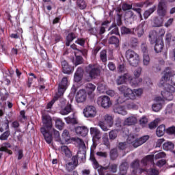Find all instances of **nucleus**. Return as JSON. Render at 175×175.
Listing matches in <instances>:
<instances>
[{"instance_id": "nucleus-1", "label": "nucleus", "mask_w": 175, "mask_h": 175, "mask_svg": "<svg viewBox=\"0 0 175 175\" xmlns=\"http://www.w3.org/2000/svg\"><path fill=\"white\" fill-rule=\"evenodd\" d=\"M42 127L40 132L44 136V139L47 144H51L53 142V136L51 135V130L53 129V118L50 115H43L42 116Z\"/></svg>"}, {"instance_id": "nucleus-2", "label": "nucleus", "mask_w": 175, "mask_h": 175, "mask_svg": "<svg viewBox=\"0 0 175 175\" xmlns=\"http://www.w3.org/2000/svg\"><path fill=\"white\" fill-rule=\"evenodd\" d=\"M69 85V82L68 81V78L66 77H64L62 79L61 82L58 85V90L57 93L54 96L53 98L47 104V109H51L53 107V105L55 102H57V99H59L61 96L65 94V92L66 90H68V87Z\"/></svg>"}, {"instance_id": "nucleus-3", "label": "nucleus", "mask_w": 175, "mask_h": 175, "mask_svg": "<svg viewBox=\"0 0 175 175\" xmlns=\"http://www.w3.org/2000/svg\"><path fill=\"white\" fill-rule=\"evenodd\" d=\"M118 90L120 92H122L126 98H129V99H131L132 100H135L136 96H140L142 94H143V90L142 88L132 90V89L125 85L118 87Z\"/></svg>"}, {"instance_id": "nucleus-4", "label": "nucleus", "mask_w": 175, "mask_h": 175, "mask_svg": "<svg viewBox=\"0 0 175 175\" xmlns=\"http://www.w3.org/2000/svg\"><path fill=\"white\" fill-rule=\"evenodd\" d=\"M149 42L150 44H154V51L156 53H161L163 49V40L158 38L157 31L150 32Z\"/></svg>"}, {"instance_id": "nucleus-5", "label": "nucleus", "mask_w": 175, "mask_h": 175, "mask_svg": "<svg viewBox=\"0 0 175 175\" xmlns=\"http://www.w3.org/2000/svg\"><path fill=\"white\" fill-rule=\"evenodd\" d=\"M159 87L163 88V90L161 91L163 99L169 101L173 100V92H175L174 86L164 82L162 86Z\"/></svg>"}, {"instance_id": "nucleus-6", "label": "nucleus", "mask_w": 175, "mask_h": 175, "mask_svg": "<svg viewBox=\"0 0 175 175\" xmlns=\"http://www.w3.org/2000/svg\"><path fill=\"white\" fill-rule=\"evenodd\" d=\"M125 55L131 66H137V65H139L140 58L139 57V55L136 53L135 51L129 49L126 51Z\"/></svg>"}, {"instance_id": "nucleus-7", "label": "nucleus", "mask_w": 175, "mask_h": 175, "mask_svg": "<svg viewBox=\"0 0 175 175\" xmlns=\"http://www.w3.org/2000/svg\"><path fill=\"white\" fill-rule=\"evenodd\" d=\"M148 139H150V136L148 135H144L139 139L135 138V136L133 135H130L127 138V143H129V144H132L135 148H137V147H139V146L144 144V143H146Z\"/></svg>"}, {"instance_id": "nucleus-8", "label": "nucleus", "mask_w": 175, "mask_h": 175, "mask_svg": "<svg viewBox=\"0 0 175 175\" xmlns=\"http://www.w3.org/2000/svg\"><path fill=\"white\" fill-rule=\"evenodd\" d=\"M86 74L89 76L90 79H96L100 76V68L95 66V64H89L85 68Z\"/></svg>"}, {"instance_id": "nucleus-9", "label": "nucleus", "mask_w": 175, "mask_h": 175, "mask_svg": "<svg viewBox=\"0 0 175 175\" xmlns=\"http://www.w3.org/2000/svg\"><path fill=\"white\" fill-rule=\"evenodd\" d=\"M165 83V84L172 85V87L173 85H175V74L172 75L170 72L164 73V75L161 77V79L159 83V87H162Z\"/></svg>"}, {"instance_id": "nucleus-10", "label": "nucleus", "mask_w": 175, "mask_h": 175, "mask_svg": "<svg viewBox=\"0 0 175 175\" xmlns=\"http://www.w3.org/2000/svg\"><path fill=\"white\" fill-rule=\"evenodd\" d=\"M90 135L92 137V142L93 144L92 146L96 148L98 146V144L96 143V140H99L100 137H102V134L100 133V131L99 129H98L96 127H91L90 128Z\"/></svg>"}, {"instance_id": "nucleus-11", "label": "nucleus", "mask_w": 175, "mask_h": 175, "mask_svg": "<svg viewBox=\"0 0 175 175\" xmlns=\"http://www.w3.org/2000/svg\"><path fill=\"white\" fill-rule=\"evenodd\" d=\"M71 161V162H68L67 164H66V170L68 172H73V170L76 169V167L79 166V156H72Z\"/></svg>"}, {"instance_id": "nucleus-12", "label": "nucleus", "mask_w": 175, "mask_h": 175, "mask_svg": "<svg viewBox=\"0 0 175 175\" xmlns=\"http://www.w3.org/2000/svg\"><path fill=\"white\" fill-rule=\"evenodd\" d=\"M98 105H100L101 107L104 109H107L110 107L111 105V101H110V98L107 96H101L98 97L97 100Z\"/></svg>"}, {"instance_id": "nucleus-13", "label": "nucleus", "mask_w": 175, "mask_h": 175, "mask_svg": "<svg viewBox=\"0 0 175 175\" xmlns=\"http://www.w3.org/2000/svg\"><path fill=\"white\" fill-rule=\"evenodd\" d=\"M154 104L152 105V109L153 111H155L156 113H158L159 110L162 109V105L164 103L163 98L161 96H157L154 99Z\"/></svg>"}, {"instance_id": "nucleus-14", "label": "nucleus", "mask_w": 175, "mask_h": 175, "mask_svg": "<svg viewBox=\"0 0 175 175\" xmlns=\"http://www.w3.org/2000/svg\"><path fill=\"white\" fill-rule=\"evenodd\" d=\"M83 114L87 118H92L96 116V109L92 105H89L83 109Z\"/></svg>"}, {"instance_id": "nucleus-15", "label": "nucleus", "mask_w": 175, "mask_h": 175, "mask_svg": "<svg viewBox=\"0 0 175 175\" xmlns=\"http://www.w3.org/2000/svg\"><path fill=\"white\" fill-rule=\"evenodd\" d=\"M157 14L159 17H165L166 16V3L161 0L158 5Z\"/></svg>"}, {"instance_id": "nucleus-16", "label": "nucleus", "mask_w": 175, "mask_h": 175, "mask_svg": "<svg viewBox=\"0 0 175 175\" xmlns=\"http://www.w3.org/2000/svg\"><path fill=\"white\" fill-rule=\"evenodd\" d=\"M76 102L77 103H83L85 102V100L87 99V92H85V90H80L79 92H77L76 97Z\"/></svg>"}, {"instance_id": "nucleus-17", "label": "nucleus", "mask_w": 175, "mask_h": 175, "mask_svg": "<svg viewBox=\"0 0 175 175\" xmlns=\"http://www.w3.org/2000/svg\"><path fill=\"white\" fill-rule=\"evenodd\" d=\"M75 133L78 136L85 137L88 135V128L85 126H77L75 127Z\"/></svg>"}, {"instance_id": "nucleus-18", "label": "nucleus", "mask_w": 175, "mask_h": 175, "mask_svg": "<svg viewBox=\"0 0 175 175\" xmlns=\"http://www.w3.org/2000/svg\"><path fill=\"white\" fill-rule=\"evenodd\" d=\"M62 72L64 75H71L73 73V66L69 65L66 60L62 62Z\"/></svg>"}, {"instance_id": "nucleus-19", "label": "nucleus", "mask_w": 175, "mask_h": 175, "mask_svg": "<svg viewBox=\"0 0 175 175\" xmlns=\"http://www.w3.org/2000/svg\"><path fill=\"white\" fill-rule=\"evenodd\" d=\"M91 35H103L105 32H106L105 27H91L88 29Z\"/></svg>"}, {"instance_id": "nucleus-20", "label": "nucleus", "mask_w": 175, "mask_h": 175, "mask_svg": "<svg viewBox=\"0 0 175 175\" xmlns=\"http://www.w3.org/2000/svg\"><path fill=\"white\" fill-rule=\"evenodd\" d=\"M83 75L84 70H83L81 67H79L74 75V81L75 83H80L83 79Z\"/></svg>"}, {"instance_id": "nucleus-21", "label": "nucleus", "mask_w": 175, "mask_h": 175, "mask_svg": "<svg viewBox=\"0 0 175 175\" xmlns=\"http://www.w3.org/2000/svg\"><path fill=\"white\" fill-rule=\"evenodd\" d=\"M137 122V118L136 116L132 115L124 120V124L127 125V126H132V125H135Z\"/></svg>"}, {"instance_id": "nucleus-22", "label": "nucleus", "mask_w": 175, "mask_h": 175, "mask_svg": "<svg viewBox=\"0 0 175 175\" xmlns=\"http://www.w3.org/2000/svg\"><path fill=\"white\" fill-rule=\"evenodd\" d=\"M129 80L130 81V85L133 88H136V87H139L140 85V83L142 81H143V79L141 78H132L131 76L129 75Z\"/></svg>"}, {"instance_id": "nucleus-23", "label": "nucleus", "mask_w": 175, "mask_h": 175, "mask_svg": "<svg viewBox=\"0 0 175 175\" xmlns=\"http://www.w3.org/2000/svg\"><path fill=\"white\" fill-rule=\"evenodd\" d=\"M113 111L117 114H120V116H126L128 114V112L125 110V107L117 105L113 106Z\"/></svg>"}, {"instance_id": "nucleus-24", "label": "nucleus", "mask_w": 175, "mask_h": 175, "mask_svg": "<svg viewBox=\"0 0 175 175\" xmlns=\"http://www.w3.org/2000/svg\"><path fill=\"white\" fill-rule=\"evenodd\" d=\"M72 111H73V108L72 107V105L68 103L63 109H62L60 113L62 116H68V114L72 113Z\"/></svg>"}, {"instance_id": "nucleus-25", "label": "nucleus", "mask_w": 175, "mask_h": 175, "mask_svg": "<svg viewBox=\"0 0 175 175\" xmlns=\"http://www.w3.org/2000/svg\"><path fill=\"white\" fill-rule=\"evenodd\" d=\"M108 43L109 44H113L116 49L118 47H120V39L116 37V36H111L108 39Z\"/></svg>"}, {"instance_id": "nucleus-26", "label": "nucleus", "mask_w": 175, "mask_h": 175, "mask_svg": "<svg viewBox=\"0 0 175 175\" xmlns=\"http://www.w3.org/2000/svg\"><path fill=\"white\" fill-rule=\"evenodd\" d=\"M62 151L65 154L64 160L69 159V158H72V151L69 149V148L66 146H63L61 147Z\"/></svg>"}, {"instance_id": "nucleus-27", "label": "nucleus", "mask_w": 175, "mask_h": 175, "mask_svg": "<svg viewBox=\"0 0 175 175\" xmlns=\"http://www.w3.org/2000/svg\"><path fill=\"white\" fill-rule=\"evenodd\" d=\"M119 175H125L128 170V162L123 161L119 167Z\"/></svg>"}, {"instance_id": "nucleus-28", "label": "nucleus", "mask_w": 175, "mask_h": 175, "mask_svg": "<svg viewBox=\"0 0 175 175\" xmlns=\"http://www.w3.org/2000/svg\"><path fill=\"white\" fill-rule=\"evenodd\" d=\"M108 31H111L108 35H118L120 36V31L118 30V27L116 23H113L108 29Z\"/></svg>"}, {"instance_id": "nucleus-29", "label": "nucleus", "mask_w": 175, "mask_h": 175, "mask_svg": "<svg viewBox=\"0 0 175 175\" xmlns=\"http://www.w3.org/2000/svg\"><path fill=\"white\" fill-rule=\"evenodd\" d=\"M129 80V75L124 74V75L120 76L116 80V83L118 85H121L126 83V81Z\"/></svg>"}, {"instance_id": "nucleus-30", "label": "nucleus", "mask_w": 175, "mask_h": 175, "mask_svg": "<svg viewBox=\"0 0 175 175\" xmlns=\"http://www.w3.org/2000/svg\"><path fill=\"white\" fill-rule=\"evenodd\" d=\"M156 9H157V5H153L152 8H149L148 10H145L143 14L144 20H147V18H148V17H150V16H151L152 13H154V12H155Z\"/></svg>"}, {"instance_id": "nucleus-31", "label": "nucleus", "mask_w": 175, "mask_h": 175, "mask_svg": "<svg viewBox=\"0 0 175 175\" xmlns=\"http://www.w3.org/2000/svg\"><path fill=\"white\" fill-rule=\"evenodd\" d=\"M163 149L165 151H173L174 150V144L172 142H167L163 144Z\"/></svg>"}, {"instance_id": "nucleus-32", "label": "nucleus", "mask_w": 175, "mask_h": 175, "mask_svg": "<svg viewBox=\"0 0 175 175\" xmlns=\"http://www.w3.org/2000/svg\"><path fill=\"white\" fill-rule=\"evenodd\" d=\"M75 39H76V34H75V33L71 32L68 33L66 36V46H67V47H69V46H70V42H73Z\"/></svg>"}, {"instance_id": "nucleus-33", "label": "nucleus", "mask_w": 175, "mask_h": 175, "mask_svg": "<svg viewBox=\"0 0 175 175\" xmlns=\"http://www.w3.org/2000/svg\"><path fill=\"white\" fill-rule=\"evenodd\" d=\"M165 131H166V129H165L164 124H161V125L159 126L156 130L157 136H158L159 137L163 136V135H165Z\"/></svg>"}, {"instance_id": "nucleus-34", "label": "nucleus", "mask_w": 175, "mask_h": 175, "mask_svg": "<svg viewBox=\"0 0 175 175\" xmlns=\"http://www.w3.org/2000/svg\"><path fill=\"white\" fill-rule=\"evenodd\" d=\"M90 160L92 162L94 169H99V163L96 161L95 155L92 153V150L90 151Z\"/></svg>"}, {"instance_id": "nucleus-35", "label": "nucleus", "mask_w": 175, "mask_h": 175, "mask_svg": "<svg viewBox=\"0 0 175 175\" xmlns=\"http://www.w3.org/2000/svg\"><path fill=\"white\" fill-rule=\"evenodd\" d=\"M64 120L67 124H72L73 125L77 124V120L75 118V113L72 116L65 118Z\"/></svg>"}, {"instance_id": "nucleus-36", "label": "nucleus", "mask_w": 175, "mask_h": 175, "mask_svg": "<svg viewBox=\"0 0 175 175\" xmlns=\"http://www.w3.org/2000/svg\"><path fill=\"white\" fill-rule=\"evenodd\" d=\"M109 157L112 161H116L118 157V152L117 148H112L109 152Z\"/></svg>"}, {"instance_id": "nucleus-37", "label": "nucleus", "mask_w": 175, "mask_h": 175, "mask_svg": "<svg viewBox=\"0 0 175 175\" xmlns=\"http://www.w3.org/2000/svg\"><path fill=\"white\" fill-rule=\"evenodd\" d=\"M118 136V130H111L109 133V137L110 140H116L117 139V137Z\"/></svg>"}, {"instance_id": "nucleus-38", "label": "nucleus", "mask_w": 175, "mask_h": 175, "mask_svg": "<svg viewBox=\"0 0 175 175\" xmlns=\"http://www.w3.org/2000/svg\"><path fill=\"white\" fill-rule=\"evenodd\" d=\"M133 33H136L137 34L138 38H142L144 34V29L140 27H136L133 29Z\"/></svg>"}, {"instance_id": "nucleus-39", "label": "nucleus", "mask_w": 175, "mask_h": 175, "mask_svg": "<svg viewBox=\"0 0 175 175\" xmlns=\"http://www.w3.org/2000/svg\"><path fill=\"white\" fill-rule=\"evenodd\" d=\"M62 137L63 140L66 141L67 143L70 140V134L68 130H64Z\"/></svg>"}, {"instance_id": "nucleus-40", "label": "nucleus", "mask_w": 175, "mask_h": 175, "mask_svg": "<svg viewBox=\"0 0 175 175\" xmlns=\"http://www.w3.org/2000/svg\"><path fill=\"white\" fill-rule=\"evenodd\" d=\"M100 58L102 62H106V61H107V51H106V49H104L100 51Z\"/></svg>"}, {"instance_id": "nucleus-41", "label": "nucleus", "mask_w": 175, "mask_h": 175, "mask_svg": "<svg viewBox=\"0 0 175 175\" xmlns=\"http://www.w3.org/2000/svg\"><path fill=\"white\" fill-rule=\"evenodd\" d=\"M77 5L81 10H84L87 8V3L84 0H77Z\"/></svg>"}, {"instance_id": "nucleus-42", "label": "nucleus", "mask_w": 175, "mask_h": 175, "mask_svg": "<svg viewBox=\"0 0 175 175\" xmlns=\"http://www.w3.org/2000/svg\"><path fill=\"white\" fill-rule=\"evenodd\" d=\"M105 121L108 124L109 126H113V116H109L108 114L105 116Z\"/></svg>"}, {"instance_id": "nucleus-43", "label": "nucleus", "mask_w": 175, "mask_h": 175, "mask_svg": "<svg viewBox=\"0 0 175 175\" xmlns=\"http://www.w3.org/2000/svg\"><path fill=\"white\" fill-rule=\"evenodd\" d=\"M120 31L122 35H129V33H132V30L125 26L122 27Z\"/></svg>"}, {"instance_id": "nucleus-44", "label": "nucleus", "mask_w": 175, "mask_h": 175, "mask_svg": "<svg viewBox=\"0 0 175 175\" xmlns=\"http://www.w3.org/2000/svg\"><path fill=\"white\" fill-rule=\"evenodd\" d=\"M9 136H10V131H5L0 135V140H8Z\"/></svg>"}, {"instance_id": "nucleus-45", "label": "nucleus", "mask_w": 175, "mask_h": 175, "mask_svg": "<svg viewBox=\"0 0 175 175\" xmlns=\"http://www.w3.org/2000/svg\"><path fill=\"white\" fill-rule=\"evenodd\" d=\"M131 166L132 169H133V170H137L139 169V167L140 166V161H139L137 159L133 161L131 163Z\"/></svg>"}, {"instance_id": "nucleus-46", "label": "nucleus", "mask_w": 175, "mask_h": 175, "mask_svg": "<svg viewBox=\"0 0 175 175\" xmlns=\"http://www.w3.org/2000/svg\"><path fill=\"white\" fill-rule=\"evenodd\" d=\"M139 44V40L136 38H132L130 40V46L131 47L135 48L137 47V45Z\"/></svg>"}, {"instance_id": "nucleus-47", "label": "nucleus", "mask_w": 175, "mask_h": 175, "mask_svg": "<svg viewBox=\"0 0 175 175\" xmlns=\"http://www.w3.org/2000/svg\"><path fill=\"white\" fill-rule=\"evenodd\" d=\"M65 125V123L62 122V120L58 118L55 120V126L57 129H62V127Z\"/></svg>"}, {"instance_id": "nucleus-48", "label": "nucleus", "mask_w": 175, "mask_h": 175, "mask_svg": "<svg viewBox=\"0 0 175 175\" xmlns=\"http://www.w3.org/2000/svg\"><path fill=\"white\" fill-rule=\"evenodd\" d=\"M8 148H12V144L9 142L3 143L0 148V152L3 151L2 150H8Z\"/></svg>"}, {"instance_id": "nucleus-49", "label": "nucleus", "mask_w": 175, "mask_h": 175, "mask_svg": "<svg viewBox=\"0 0 175 175\" xmlns=\"http://www.w3.org/2000/svg\"><path fill=\"white\" fill-rule=\"evenodd\" d=\"M143 62L144 65L147 66L148 64H150V56L148 55V53H145L143 55Z\"/></svg>"}, {"instance_id": "nucleus-50", "label": "nucleus", "mask_w": 175, "mask_h": 175, "mask_svg": "<svg viewBox=\"0 0 175 175\" xmlns=\"http://www.w3.org/2000/svg\"><path fill=\"white\" fill-rule=\"evenodd\" d=\"M132 10L136 12L137 13L139 18H140V21H143V15L142 14V8H133Z\"/></svg>"}, {"instance_id": "nucleus-51", "label": "nucleus", "mask_w": 175, "mask_h": 175, "mask_svg": "<svg viewBox=\"0 0 175 175\" xmlns=\"http://www.w3.org/2000/svg\"><path fill=\"white\" fill-rule=\"evenodd\" d=\"M122 9L123 12H126V10H131V9H133L132 5L124 3L122 5Z\"/></svg>"}, {"instance_id": "nucleus-52", "label": "nucleus", "mask_w": 175, "mask_h": 175, "mask_svg": "<svg viewBox=\"0 0 175 175\" xmlns=\"http://www.w3.org/2000/svg\"><path fill=\"white\" fill-rule=\"evenodd\" d=\"M82 154V156L81 157V159H80V163H84V162H85V159H86L85 150H83L82 152H81V151L78 152V154Z\"/></svg>"}, {"instance_id": "nucleus-53", "label": "nucleus", "mask_w": 175, "mask_h": 175, "mask_svg": "<svg viewBox=\"0 0 175 175\" xmlns=\"http://www.w3.org/2000/svg\"><path fill=\"white\" fill-rule=\"evenodd\" d=\"M133 73L135 78L139 79V77H140V75H142V67L137 68Z\"/></svg>"}, {"instance_id": "nucleus-54", "label": "nucleus", "mask_w": 175, "mask_h": 175, "mask_svg": "<svg viewBox=\"0 0 175 175\" xmlns=\"http://www.w3.org/2000/svg\"><path fill=\"white\" fill-rule=\"evenodd\" d=\"M83 64V57L81 55H77L75 57V65L77 66V65H81Z\"/></svg>"}, {"instance_id": "nucleus-55", "label": "nucleus", "mask_w": 175, "mask_h": 175, "mask_svg": "<svg viewBox=\"0 0 175 175\" xmlns=\"http://www.w3.org/2000/svg\"><path fill=\"white\" fill-rule=\"evenodd\" d=\"M75 43L77 44H79V46H81V47H84V46L85 45V40H84L83 38H77L75 41Z\"/></svg>"}, {"instance_id": "nucleus-56", "label": "nucleus", "mask_w": 175, "mask_h": 175, "mask_svg": "<svg viewBox=\"0 0 175 175\" xmlns=\"http://www.w3.org/2000/svg\"><path fill=\"white\" fill-rule=\"evenodd\" d=\"M173 104H168L167 105V107L165 109V114H171V113H173Z\"/></svg>"}, {"instance_id": "nucleus-57", "label": "nucleus", "mask_w": 175, "mask_h": 175, "mask_svg": "<svg viewBox=\"0 0 175 175\" xmlns=\"http://www.w3.org/2000/svg\"><path fill=\"white\" fill-rule=\"evenodd\" d=\"M156 165L159 167H162V166L166 165V160L165 159H160L156 163Z\"/></svg>"}, {"instance_id": "nucleus-58", "label": "nucleus", "mask_w": 175, "mask_h": 175, "mask_svg": "<svg viewBox=\"0 0 175 175\" xmlns=\"http://www.w3.org/2000/svg\"><path fill=\"white\" fill-rule=\"evenodd\" d=\"M166 153L164 152H160L154 155V159H161V158H165Z\"/></svg>"}, {"instance_id": "nucleus-59", "label": "nucleus", "mask_w": 175, "mask_h": 175, "mask_svg": "<svg viewBox=\"0 0 175 175\" xmlns=\"http://www.w3.org/2000/svg\"><path fill=\"white\" fill-rule=\"evenodd\" d=\"M166 133L168 135H175V126H172L166 129Z\"/></svg>"}, {"instance_id": "nucleus-60", "label": "nucleus", "mask_w": 175, "mask_h": 175, "mask_svg": "<svg viewBox=\"0 0 175 175\" xmlns=\"http://www.w3.org/2000/svg\"><path fill=\"white\" fill-rule=\"evenodd\" d=\"M103 143L106 147H110V142L109 141V137L107 136L103 137Z\"/></svg>"}, {"instance_id": "nucleus-61", "label": "nucleus", "mask_w": 175, "mask_h": 175, "mask_svg": "<svg viewBox=\"0 0 175 175\" xmlns=\"http://www.w3.org/2000/svg\"><path fill=\"white\" fill-rule=\"evenodd\" d=\"M2 126L4 128L5 131H10V129L9 128V120H5L3 122Z\"/></svg>"}, {"instance_id": "nucleus-62", "label": "nucleus", "mask_w": 175, "mask_h": 175, "mask_svg": "<svg viewBox=\"0 0 175 175\" xmlns=\"http://www.w3.org/2000/svg\"><path fill=\"white\" fill-rule=\"evenodd\" d=\"M158 126V120H155L153 122L149 124V129H154Z\"/></svg>"}, {"instance_id": "nucleus-63", "label": "nucleus", "mask_w": 175, "mask_h": 175, "mask_svg": "<svg viewBox=\"0 0 175 175\" xmlns=\"http://www.w3.org/2000/svg\"><path fill=\"white\" fill-rule=\"evenodd\" d=\"M118 148L122 150H125V148H126V142H119L118 144Z\"/></svg>"}, {"instance_id": "nucleus-64", "label": "nucleus", "mask_w": 175, "mask_h": 175, "mask_svg": "<svg viewBox=\"0 0 175 175\" xmlns=\"http://www.w3.org/2000/svg\"><path fill=\"white\" fill-rule=\"evenodd\" d=\"M148 173L150 175H159V171L155 168H151L148 170Z\"/></svg>"}]
</instances>
